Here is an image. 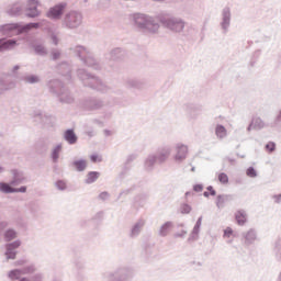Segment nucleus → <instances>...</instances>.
I'll list each match as a JSON object with an SVG mask.
<instances>
[{
	"label": "nucleus",
	"mask_w": 281,
	"mask_h": 281,
	"mask_svg": "<svg viewBox=\"0 0 281 281\" xmlns=\"http://www.w3.org/2000/svg\"><path fill=\"white\" fill-rule=\"evenodd\" d=\"M159 20L144 13H134L133 25L138 32H149V34H157L159 32Z\"/></svg>",
	"instance_id": "nucleus-1"
},
{
	"label": "nucleus",
	"mask_w": 281,
	"mask_h": 281,
	"mask_svg": "<svg viewBox=\"0 0 281 281\" xmlns=\"http://www.w3.org/2000/svg\"><path fill=\"white\" fill-rule=\"evenodd\" d=\"M77 76L79 80H81L83 87H89V89L100 91V93H106V91H109V87L104 85L100 78L95 77V75H91L83 68L77 70Z\"/></svg>",
	"instance_id": "nucleus-2"
},
{
	"label": "nucleus",
	"mask_w": 281,
	"mask_h": 281,
	"mask_svg": "<svg viewBox=\"0 0 281 281\" xmlns=\"http://www.w3.org/2000/svg\"><path fill=\"white\" fill-rule=\"evenodd\" d=\"M157 19L162 27L176 34H180V32L186 30V21L181 18L172 16L168 13H160L157 15Z\"/></svg>",
	"instance_id": "nucleus-3"
},
{
	"label": "nucleus",
	"mask_w": 281,
	"mask_h": 281,
	"mask_svg": "<svg viewBox=\"0 0 281 281\" xmlns=\"http://www.w3.org/2000/svg\"><path fill=\"white\" fill-rule=\"evenodd\" d=\"M71 50L87 67H91V69H94L95 71H100V69H102V64H100L98 59L93 58V54H91L87 47L77 45L72 47Z\"/></svg>",
	"instance_id": "nucleus-4"
},
{
	"label": "nucleus",
	"mask_w": 281,
	"mask_h": 281,
	"mask_svg": "<svg viewBox=\"0 0 281 281\" xmlns=\"http://www.w3.org/2000/svg\"><path fill=\"white\" fill-rule=\"evenodd\" d=\"M85 16L78 10H70L61 18V27L64 30H78L82 25Z\"/></svg>",
	"instance_id": "nucleus-5"
},
{
	"label": "nucleus",
	"mask_w": 281,
	"mask_h": 281,
	"mask_svg": "<svg viewBox=\"0 0 281 281\" xmlns=\"http://www.w3.org/2000/svg\"><path fill=\"white\" fill-rule=\"evenodd\" d=\"M133 278H135V270L128 267H119L105 276L106 281H133Z\"/></svg>",
	"instance_id": "nucleus-6"
},
{
	"label": "nucleus",
	"mask_w": 281,
	"mask_h": 281,
	"mask_svg": "<svg viewBox=\"0 0 281 281\" xmlns=\"http://www.w3.org/2000/svg\"><path fill=\"white\" fill-rule=\"evenodd\" d=\"M67 2H58L57 4L50 7L46 12V18L50 21H60L65 16V10H67Z\"/></svg>",
	"instance_id": "nucleus-7"
},
{
	"label": "nucleus",
	"mask_w": 281,
	"mask_h": 281,
	"mask_svg": "<svg viewBox=\"0 0 281 281\" xmlns=\"http://www.w3.org/2000/svg\"><path fill=\"white\" fill-rule=\"evenodd\" d=\"M21 245H22L21 239H15L14 241L7 243L4 245V248H5L4 256H5L7 262L8 260H16V255L19 254L16 249H19Z\"/></svg>",
	"instance_id": "nucleus-8"
},
{
	"label": "nucleus",
	"mask_w": 281,
	"mask_h": 281,
	"mask_svg": "<svg viewBox=\"0 0 281 281\" xmlns=\"http://www.w3.org/2000/svg\"><path fill=\"white\" fill-rule=\"evenodd\" d=\"M104 100L97 97H90L83 101V109H86V111H100V109H104Z\"/></svg>",
	"instance_id": "nucleus-9"
},
{
	"label": "nucleus",
	"mask_w": 281,
	"mask_h": 281,
	"mask_svg": "<svg viewBox=\"0 0 281 281\" xmlns=\"http://www.w3.org/2000/svg\"><path fill=\"white\" fill-rule=\"evenodd\" d=\"M12 179L10 180V186L16 188V186H22V183L27 182V177H25V172L20 169H11Z\"/></svg>",
	"instance_id": "nucleus-10"
},
{
	"label": "nucleus",
	"mask_w": 281,
	"mask_h": 281,
	"mask_svg": "<svg viewBox=\"0 0 281 281\" xmlns=\"http://www.w3.org/2000/svg\"><path fill=\"white\" fill-rule=\"evenodd\" d=\"M56 98L61 104H74V102H76L74 93H71V90H69L67 86H64V88L60 90Z\"/></svg>",
	"instance_id": "nucleus-11"
},
{
	"label": "nucleus",
	"mask_w": 281,
	"mask_h": 281,
	"mask_svg": "<svg viewBox=\"0 0 281 281\" xmlns=\"http://www.w3.org/2000/svg\"><path fill=\"white\" fill-rule=\"evenodd\" d=\"M220 25L223 30V34H227V32H229V25H232V9H229V7H225L222 10V22Z\"/></svg>",
	"instance_id": "nucleus-12"
},
{
	"label": "nucleus",
	"mask_w": 281,
	"mask_h": 281,
	"mask_svg": "<svg viewBox=\"0 0 281 281\" xmlns=\"http://www.w3.org/2000/svg\"><path fill=\"white\" fill-rule=\"evenodd\" d=\"M46 87L49 93L56 98L57 94L65 88V83L59 79H50L47 81Z\"/></svg>",
	"instance_id": "nucleus-13"
},
{
	"label": "nucleus",
	"mask_w": 281,
	"mask_h": 281,
	"mask_svg": "<svg viewBox=\"0 0 281 281\" xmlns=\"http://www.w3.org/2000/svg\"><path fill=\"white\" fill-rule=\"evenodd\" d=\"M176 150H177V153L173 157L175 161L177 164H182V161H186V159L188 158V147H187V145L178 143L176 145Z\"/></svg>",
	"instance_id": "nucleus-14"
},
{
	"label": "nucleus",
	"mask_w": 281,
	"mask_h": 281,
	"mask_svg": "<svg viewBox=\"0 0 281 281\" xmlns=\"http://www.w3.org/2000/svg\"><path fill=\"white\" fill-rule=\"evenodd\" d=\"M23 10H25V2L16 1L10 5L7 14H9V16H21V14H23Z\"/></svg>",
	"instance_id": "nucleus-15"
},
{
	"label": "nucleus",
	"mask_w": 281,
	"mask_h": 281,
	"mask_svg": "<svg viewBox=\"0 0 281 281\" xmlns=\"http://www.w3.org/2000/svg\"><path fill=\"white\" fill-rule=\"evenodd\" d=\"M146 225V221L145 220H138V221H136L133 225H132V227H131V229H130V234H128V236L131 237V238H137L140 234H142V231L144 229V226Z\"/></svg>",
	"instance_id": "nucleus-16"
},
{
	"label": "nucleus",
	"mask_w": 281,
	"mask_h": 281,
	"mask_svg": "<svg viewBox=\"0 0 281 281\" xmlns=\"http://www.w3.org/2000/svg\"><path fill=\"white\" fill-rule=\"evenodd\" d=\"M21 27L22 25L20 23L3 24L0 25V32L5 35L12 34V32H14L15 34H23V32H21Z\"/></svg>",
	"instance_id": "nucleus-17"
},
{
	"label": "nucleus",
	"mask_w": 281,
	"mask_h": 281,
	"mask_svg": "<svg viewBox=\"0 0 281 281\" xmlns=\"http://www.w3.org/2000/svg\"><path fill=\"white\" fill-rule=\"evenodd\" d=\"M170 153H172L170 146H165L158 149L157 154H155L158 164H166V160L170 157Z\"/></svg>",
	"instance_id": "nucleus-18"
},
{
	"label": "nucleus",
	"mask_w": 281,
	"mask_h": 281,
	"mask_svg": "<svg viewBox=\"0 0 281 281\" xmlns=\"http://www.w3.org/2000/svg\"><path fill=\"white\" fill-rule=\"evenodd\" d=\"M203 223V216H200L188 238V243H194L196 240H199V234L201 232V225Z\"/></svg>",
	"instance_id": "nucleus-19"
},
{
	"label": "nucleus",
	"mask_w": 281,
	"mask_h": 281,
	"mask_svg": "<svg viewBox=\"0 0 281 281\" xmlns=\"http://www.w3.org/2000/svg\"><path fill=\"white\" fill-rule=\"evenodd\" d=\"M110 60H124V57L126 56V52L122 47H116L110 50L109 53Z\"/></svg>",
	"instance_id": "nucleus-20"
},
{
	"label": "nucleus",
	"mask_w": 281,
	"mask_h": 281,
	"mask_svg": "<svg viewBox=\"0 0 281 281\" xmlns=\"http://www.w3.org/2000/svg\"><path fill=\"white\" fill-rule=\"evenodd\" d=\"M64 139L70 146H74V144H78V135H76L74 128H68L64 132Z\"/></svg>",
	"instance_id": "nucleus-21"
},
{
	"label": "nucleus",
	"mask_w": 281,
	"mask_h": 281,
	"mask_svg": "<svg viewBox=\"0 0 281 281\" xmlns=\"http://www.w3.org/2000/svg\"><path fill=\"white\" fill-rule=\"evenodd\" d=\"M58 74L64 76L66 80H71V66H69L66 61L59 64L57 66Z\"/></svg>",
	"instance_id": "nucleus-22"
},
{
	"label": "nucleus",
	"mask_w": 281,
	"mask_h": 281,
	"mask_svg": "<svg viewBox=\"0 0 281 281\" xmlns=\"http://www.w3.org/2000/svg\"><path fill=\"white\" fill-rule=\"evenodd\" d=\"M35 150L38 155H45L49 150V140L42 138L35 144Z\"/></svg>",
	"instance_id": "nucleus-23"
},
{
	"label": "nucleus",
	"mask_w": 281,
	"mask_h": 281,
	"mask_svg": "<svg viewBox=\"0 0 281 281\" xmlns=\"http://www.w3.org/2000/svg\"><path fill=\"white\" fill-rule=\"evenodd\" d=\"M228 201H234V195L218 194L216 198V207H218V210H223V207H225V203H227Z\"/></svg>",
	"instance_id": "nucleus-24"
},
{
	"label": "nucleus",
	"mask_w": 281,
	"mask_h": 281,
	"mask_svg": "<svg viewBox=\"0 0 281 281\" xmlns=\"http://www.w3.org/2000/svg\"><path fill=\"white\" fill-rule=\"evenodd\" d=\"M241 236L245 238L246 245H254V241L258 238V233L256 229L250 228L247 233H243Z\"/></svg>",
	"instance_id": "nucleus-25"
},
{
	"label": "nucleus",
	"mask_w": 281,
	"mask_h": 281,
	"mask_svg": "<svg viewBox=\"0 0 281 281\" xmlns=\"http://www.w3.org/2000/svg\"><path fill=\"white\" fill-rule=\"evenodd\" d=\"M35 122H40L41 124H52V115L44 112H35L34 114Z\"/></svg>",
	"instance_id": "nucleus-26"
},
{
	"label": "nucleus",
	"mask_w": 281,
	"mask_h": 281,
	"mask_svg": "<svg viewBox=\"0 0 281 281\" xmlns=\"http://www.w3.org/2000/svg\"><path fill=\"white\" fill-rule=\"evenodd\" d=\"M19 237V232L14 228H8L3 233V240L4 243H12V240H16Z\"/></svg>",
	"instance_id": "nucleus-27"
},
{
	"label": "nucleus",
	"mask_w": 281,
	"mask_h": 281,
	"mask_svg": "<svg viewBox=\"0 0 281 281\" xmlns=\"http://www.w3.org/2000/svg\"><path fill=\"white\" fill-rule=\"evenodd\" d=\"M16 45V40H5L0 38V52H5L8 49H13Z\"/></svg>",
	"instance_id": "nucleus-28"
},
{
	"label": "nucleus",
	"mask_w": 281,
	"mask_h": 281,
	"mask_svg": "<svg viewBox=\"0 0 281 281\" xmlns=\"http://www.w3.org/2000/svg\"><path fill=\"white\" fill-rule=\"evenodd\" d=\"M70 168H74L77 172H85L87 170V161L79 159L70 162Z\"/></svg>",
	"instance_id": "nucleus-29"
},
{
	"label": "nucleus",
	"mask_w": 281,
	"mask_h": 281,
	"mask_svg": "<svg viewBox=\"0 0 281 281\" xmlns=\"http://www.w3.org/2000/svg\"><path fill=\"white\" fill-rule=\"evenodd\" d=\"M100 179V171H89L85 179V183L87 186H91V183H95Z\"/></svg>",
	"instance_id": "nucleus-30"
},
{
	"label": "nucleus",
	"mask_w": 281,
	"mask_h": 281,
	"mask_svg": "<svg viewBox=\"0 0 281 281\" xmlns=\"http://www.w3.org/2000/svg\"><path fill=\"white\" fill-rule=\"evenodd\" d=\"M172 222H166L165 224H162L158 231V235L161 238H166V236H168V233L170 232V229H172Z\"/></svg>",
	"instance_id": "nucleus-31"
},
{
	"label": "nucleus",
	"mask_w": 281,
	"mask_h": 281,
	"mask_svg": "<svg viewBox=\"0 0 281 281\" xmlns=\"http://www.w3.org/2000/svg\"><path fill=\"white\" fill-rule=\"evenodd\" d=\"M23 82L26 85H38L41 77L38 75H26L22 77Z\"/></svg>",
	"instance_id": "nucleus-32"
},
{
	"label": "nucleus",
	"mask_w": 281,
	"mask_h": 281,
	"mask_svg": "<svg viewBox=\"0 0 281 281\" xmlns=\"http://www.w3.org/2000/svg\"><path fill=\"white\" fill-rule=\"evenodd\" d=\"M38 27H41V22H30L22 25V27L20 29V32H22V34H25L30 32V30H38Z\"/></svg>",
	"instance_id": "nucleus-33"
},
{
	"label": "nucleus",
	"mask_w": 281,
	"mask_h": 281,
	"mask_svg": "<svg viewBox=\"0 0 281 281\" xmlns=\"http://www.w3.org/2000/svg\"><path fill=\"white\" fill-rule=\"evenodd\" d=\"M32 48L34 49V53L36 54V56H47L48 52H47V47H45V45L43 44H33Z\"/></svg>",
	"instance_id": "nucleus-34"
},
{
	"label": "nucleus",
	"mask_w": 281,
	"mask_h": 281,
	"mask_svg": "<svg viewBox=\"0 0 281 281\" xmlns=\"http://www.w3.org/2000/svg\"><path fill=\"white\" fill-rule=\"evenodd\" d=\"M157 160V156L155 154L149 155L145 160L146 170H153L155 168V164Z\"/></svg>",
	"instance_id": "nucleus-35"
},
{
	"label": "nucleus",
	"mask_w": 281,
	"mask_h": 281,
	"mask_svg": "<svg viewBox=\"0 0 281 281\" xmlns=\"http://www.w3.org/2000/svg\"><path fill=\"white\" fill-rule=\"evenodd\" d=\"M0 192L2 194H14V187L10 182H0Z\"/></svg>",
	"instance_id": "nucleus-36"
},
{
	"label": "nucleus",
	"mask_w": 281,
	"mask_h": 281,
	"mask_svg": "<svg viewBox=\"0 0 281 281\" xmlns=\"http://www.w3.org/2000/svg\"><path fill=\"white\" fill-rule=\"evenodd\" d=\"M215 135L217 139H225V137H227V128L221 124H217L215 127Z\"/></svg>",
	"instance_id": "nucleus-37"
},
{
	"label": "nucleus",
	"mask_w": 281,
	"mask_h": 281,
	"mask_svg": "<svg viewBox=\"0 0 281 281\" xmlns=\"http://www.w3.org/2000/svg\"><path fill=\"white\" fill-rule=\"evenodd\" d=\"M235 220L238 225L243 226L247 223V214L243 210L237 211V213L235 214Z\"/></svg>",
	"instance_id": "nucleus-38"
},
{
	"label": "nucleus",
	"mask_w": 281,
	"mask_h": 281,
	"mask_svg": "<svg viewBox=\"0 0 281 281\" xmlns=\"http://www.w3.org/2000/svg\"><path fill=\"white\" fill-rule=\"evenodd\" d=\"M14 88V82H8L3 79H0V95H2L3 91H9V89Z\"/></svg>",
	"instance_id": "nucleus-39"
},
{
	"label": "nucleus",
	"mask_w": 281,
	"mask_h": 281,
	"mask_svg": "<svg viewBox=\"0 0 281 281\" xmlns=\"http://www.w3.org/2000/svg\"><path fill=\"white\" fill-rule=\"evenodd\" d=\"M21 276H23V272L21 269H13V270H10L8 273V278H10V280H13V281L20 280Z\"/></svg>",
	"instance_id": "nucleus-40"
},
{
	"label": "nucleus",
	"mask_w": 281,
	"mask_h": 281,
	"mask_svg": "<svg viewBox=\"0 0 281 281\" xmlns=\"http://www.w3.org/2000/svg\"><path fill=\"white\" fill-rule=\"evenodd\" d=\"M251 122L255 131H262L265 127V121H262L260 116L254 117Z\"/></svg>",
	"instance_id": "nucleus-41"
},
{
	"label": "nucleus",
	"mask_w": 281,
	"mask_h": 281,
	"mask_svg": "<svg viewBox=\"0 0 281 281\" xmlns=\"http://www.w3.org/2000/svg\"><path fill=\"white\" fill-rule=\"evenodd\" d=\"M22 276H32V273H35L36 271V266L34 263H31L29 266H25L21 268Z\"/></svg>",
	"instance_id": "nucleus-42"
},
{
	"label": "nucleus",
	"mask_w": 281,
	"mask_h": 281,
	"mask_svg": "<svg viewBox=\"0 0 281 281\" xmlns=\"http://www.w3.org/2000/svg\"><path fill=\"white\" fill-rule=\"evenodd\" d=\"M24 12L27 19H37V16H41V11L38 9L24 10Z\"/></svg>",
	"instance_id": "nucleus-43"
},
{
	"label": "nucleus",
	"mask_w": 281,
	"mask_h": 281,
	"mask_svg": "<svg viewBox=\"0 0 281 281\" xmlns=\"http://www.w3.org/2000/svg\"><path fill=\"white\" fill-rule=\"evenodd\" d=\"M38 5H41V2L38 0H27L24 10H38Z\"/></svg>",
	"instance_id": "nucleus-44"
},
{
	"label": "nucleus",
	"mask_w": 281,
	"mask_h": 281,
	"mask_svg": "<svg viewBox=\"0 0 281 281\" xmlns=\"http://www.w3.org/2000/svg\"><path fill=\"white\" fill-rule=\"evenodd\" d=\"M60 150H63V145H57L53 151H52V159L54 161V164H56V161H58V158L60 157Z\"/></svg>",
	"instance_id": "nucleus-45"
},
{
	"label": "nucleus",
	"mask_w": 281,
	"mask_h": 281,
	"mask_svg": "<svg viewBox=\"0 0 281 281\" xmlns=\"http://www.w3.org/2000/svg\"><path fill=\"white\" fill-rule=\"evenodd\" d=\"M127 86L131 87L132 89H142V81L137 79H130L127 81Z\"/></svg>",
	"instance_id": "nucleus-46"
},
{
	"label": "nucleus",
	"mask_w": 281,
	"mask_h": 281,
	"mask_svg": "<svg viewBox=\"0 0 281 281\" xmlns=\"http://www.w3.org/2000/svg\"><path fill=\"white\" fill-rule=\"evenodd\" d=\"M74 265L77 271H82L85 269V261L80 258L75 259Z\"/></svg>",
	"instance_id": "nucleus-47"
},
{
	"label": "nucleus",
	"mask_w": 281,
	"mask_h": 281,
	"mask_svg": "<svg viewBox=\"0 0 281 281\" xmlns=\"http://www.w3.org/2000/svg\"><path fill=\"white\" fill-rule=\"evenodd\" d=\"M133 190H135V187H132L130 189H125V190L121 191L116 198V201H120L122 199V196H128V194H131L133 192Z\"/></svg>",
	"instance_id": "nucleus-48"
},
{
	"label": "nucleus",
	"mask_w": 281,
	"mask_h": 281,
	"mask_svg": "<svg viewBox=\"0 0 281 281\" xmlns=\"http://www.w3.org/2000/svg\"><path fill=\"white\" fill-rule=\"evenodd\" d=\"M181 214H190L192 212V206L188 203H184L180 206Z\"/></svg>",
	"instance_id": "nucleus-49"
},
{
	"label": "nucleus",
	"mask_w": 281,
	"mask_h": 281,
	"mask_svg": "<svg viewBox=\"0 0 281 281\" xmlns=\"http://www.w3.org/2000/svg\"><path fill=\"white\" fill-rule=\"evenodd\" d=\"M246 175H247V177H250V179H256V177H258V171H256V168L249 167L246 170Z\"/></svg>",
	"instance_id": "nucleus-50"
},
{
	"label": "nucleus",
	"mask_w": 281,
	"mask_h": 281,
	"mask_svg": "<svg viewBox=\"0 0 281 281\" xmlns=\"http://www.w3.org/2000/svg\"><path fill=\"white\" fill-rule=\"evenodd\" d=\"M218 181L220 183H223V184L229 183V177H227V173L222 172L218 175Z\"/></svg>",
	"instance_id": "nucleus-51"
},
{
	"label": "nucleus",
	"mask_w": 281,
	"mask_h": 281,
	"mask_svg": "<svg viewBox=\"0 0 281 281\" xmlns=\"http://www.w3.org/2000/svg\"><path fill=\"white\" fill-rule=\"evenodd\" d=\"M60 58V52L58 48H53L50 52V59L58 60Z\"/></svg>",
	"instance_id": "nucleus-52"
},
{
	"label": "nucleus",
	"mask_w": 281,
	"mask_h": 281,
	"mask_svg": "<svg viewBox=\"0 0 281 281\" xmlns=\"http://www.w3.org/2000/svg\"><path fill=\"white\" fill-rule=\"evenodd\" d=\"M55 186H56L57 190H61V191L67 190V183L63 180H57L55 182Z\"/></svg>",
	"instance_id": "nucleus-53"
},
{
	"label": "nucleus",
	"mask_w": 281,
	"mask_h": 281,
	"mask_svg": "<svg viewBox=\"0 0 281 281\" xmlns=\"http://www.w3.org/2000/svg\"><path fill=\"white\" fill-rule=\"evenodd\" d=\"M98 199L100 201H109V199H111V193H109L108 191H103L99 194Z\"/></svg>",
	"instance_id": "nucleus-54"
},
{
	"label": "nucleus",
	"mask_w": 281,
	"mask_h": 281,
	"mask_svg": "<svg viewBox=\"0 0 281 281\" xmlns=\"http://www.w3.org/2000/svg\"><path fill=\"white\" fill-rule=\"evenodd\" d=\"M188 236V231L182 229L180 233L173 234V238H186Z\"/></svg>",
	"instance_id": "nucleus-55"
},
{
	"label": "nucleus",
	"mask_w": 281,
	"mask_h": 281,
	"mask_svg": "<svg viewBox=\"0 0 281 281\" xmlns=\"http://www.w3.org/2000/svg\"><path fill=\"white\" fill-rule=\"evenodd\" d=\"M150 195L148 194V193H140V194H138L137 196H136V200L137 201H148V198H149Z\"/></svg>",
	"instance_id": "nucleus-56"
},
{
	"label": "nucleus",
	"mask_w": 281,
	"mask_h": 281,
	"mask_svg": "<svg viewBox=\"0 0 281 281\" xmlns=\"http://www.w3.org/2000/svg\"><path fill=\"white\" fill-rule=\"evenodd\" d=\"M21 192L22 194H25V192H27V187L22 186L20 188H14L13 194Z\"/></svg>",
	"instance_id": "nucleus-57"
},
{
	"label": "nucleus",
	"mask_w": 281,
	"mask_h": 281,
	"mask_svg": "<svg viewBox=\"0 0 281 281\" xmlns=\"http://www.w3.org/2000/svg\"><path fill=\"white\" fill-rule=\"evenodd\" d=\"M232 234H234V229H232V227H227L226 229H224V238H229Z\"/></svg>",
	"instance_id": "nucleus-58"
},
{
	"label": "nucleus",
	"mask_w": 281,
	"mask_h": 281,
	"mask_svg": "<svg viewBox=\"0 0 281 281\" xmlns=\"http://www.w3.org/2000/svg\"><path fill=\"white\" fill-rule=\"evenodd\" d=\"M134 159H137V156L135 154H132V155L127 156L125 164L131 166V164H133Z\"/></svg>",
	"instance_id": "nucleus-59"
},
{
	"label": "nucleus",
	"mask_w": 281,
	"mask_h": 281,
	"mask_svg": "<svg viewBox=\"0 0 281 281\" xmlns=\"http://www.w3.org/2000/svg\"><path fill=\"white\" fill-rule=\"evenodd\" d=\"M104 218V213L103 212H98L93 217L92 221H102Z\"/></svg>",
	"instance_id": "nucleus-60"
},
{
	"label": "nucleus",
	"mask_w": 281,
	"mask_h": 281,
	"mask_svg": "<svg viewBox=\"0 0 281 281\" xmlns=\"http://www.w3.org/2000/svg\"><path fill=\"white\" fill-rule=\"evenodd\" d=\"M266 148L269 150V153H273V150H276V143H268Z\"/></svg>",
	"instance_id": "nucleus-61"
},
{
	"label": "nucleus",
	"mask_w": 281,
	"mask_h": 281,
	"mask_svg": "<svg viewBox=\"0 0 281 281\" xmlns=\"http://www.w3.org/2000/svg\"><path fill=\"white\" fill-rule=\"evenodd\" d=\"M32 281H43V274L36 273L31 278Z\"/></svg>",
	"instance_id": "nucleus-62"
},
{
	"label": "nucleus",
	"mask_w": 281,
	"mask_h": 281,
	"mask_svg": "<svg viewBox=\"0 0 281 281\" xmlns=\"http://www.w3.org/2000/svg\"><path fill=\"white\" fill-rule=\"evenodd\" d=\"M50 40H52L53 45H58V36L56 35V33H53L50 35Z\"/></svg>",
	"instance_id": "nucleus-63"
},
{
	"label": "nucleus",
	"mask_w": 281,
	"mask_h": 281,
	"mask_svg": "<svg viewBox=\"0 0 281 281\" xmlns=\"http://www.w3.org/2000/svg\"><path fill=\"white\" fill-rule=\"evenodd\" d=\"M193 191L194 192H203V184H194Z\"/></svg>",
	"instance_id": "nucleus-64"
}]
</instances>
